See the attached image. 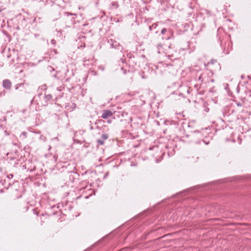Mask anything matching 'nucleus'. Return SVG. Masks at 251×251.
Returning <instances> with one entry per match:
<instances>
[{
    "label": "nucleus",
    "instance_id": "obj_14",
    "mask_svg": "<svg viewBox=\"0 0 251 251\" xmlns=\"http://www.w3.org/2000/svg\"><path fill=\"white\" fill-rule=\"evenodd\" d=\"M11 176H12L13 175H11V176H10V177H11Z\"/></svg>",
    "mask_w": 251,
    "mask_h": 251
},
{
    "label": "nucleus",
    "instance_id": "obj_13",
    "mask_svg": "<svg viewBox=\"0 0 251 251\" xmlns=\"http://www.w3.org/2000/svg\"><path fill=\"white\" fill-rule=\"evenodd\" d=\"M54 50V52L56 53V50Z\"/></svg>",
    "mask_w": 251,
    "mask_h": 251
},
{
    "label": "nucleus",
    "instance_id": "obj_10",
    "mask_svg": "<svg viewBox=\"0 0 251 251\" xmlns=\"http://www.w3.org/2000/svg\"><path fill=\"white\" fill-rule=\"evenodd\" d=\"M107 122H108V123H109V124L111 123V120H108V121H107Z\"/></svg>",
    "mask_w": 251,
    "mask_h": 251
},
{
    "label": "nucleus",
    "instance_id": "obj_1",
    "mask_svg": "<svg viewBox=\"0 0 251 251\" xmlns=\"http://www.w3.org/2000/svg\"><path fill=\"white\" fill-rule=\"evenodd\" d=\"M113 112L110 110H105L103 111L101 118L104 119H107L113 115Z\"/></svg>",
    "mask_w": 251,
    "mask_h": 251
},
{
    "label": "nucleus",
    "instance_id": "obj_12",
    "mask_svg": "<svg viewBox=\"0 0 251 251\" xmlns=\"http://www.w3.org/2000/svg\"><path fill=\"white\" fill-rule=\"evenodd\" d=\"M67 15H72V14H70L69 13H66Z\"/></svg>",
    "mask_w": 251,
    "mask_h": 251
},
{
    "label": "nucleus",
    "instance_id": "obj_2",
    "mask_svg": "<svg viewBox=\"0 0 251 251\" xmlns=\"http://www.w3.org/2000/svg\"><path fill=\"white\" fill-rule=\"evenodd\" d=\"M2 85L4 88L9 89L11 87V82L8 79H5L3 81Z\"/></svg>",
    "mask_w": 251,
    "mask_h": 251
},
{
    "label": "nucleus",
    "instance_id": "obj_8",
    "mask_svg": "<svg viewBox=\"0 0 251 251\" xmlns=\"http://www.w3.org/2000/svg\"><path fill=\"white\" fill-rule=\"evenodd\" d=\"M51 43L52 44L54 45V44H55V43H56V41H55V40L54 39H52V40H51Z\"/></svg>",
    "mask_w": 251,
    "mask_h": 251
},
{
    "label": "nucleus",
    "instance_id": "obj_6",
    "mask_svg": "<svg viewBox=\"0 0 251 251\" xmlns=\"http://www.w3.org/2000/svg\"><path fill=\"white\" fill-rule=\"evenodd\" d=\"M98 142L100 145H101L104 144V141H103V140H98Z\"/></svg>",
    "mask_w": 251,
    "mask_h": 251
},
{
    "label": "nucleus",
    "instance_id": "obj_3",
    "mask_svg": "<svg viewBox=\"0 0 251 251\" xmlns=\"http://www.w3.org/2000/svg\"><path fill=\"white\" fill-rule=\"evenodd\" d=\"M205 77V73H203L201 74L199 77V79L201 80V81H203L204 80V78Z\"/></svg>",
    "mask_w": 251,
    "mask_h": 251
},
{
    "label": "nucleus",
    "instance_id": "obj_11",
    "mask_svg": "<svg viewBox=\"0 0 251 251\" xmlns=\"http://www.w3.org/2000/svg\"><path fill=\"white\" fill-rule=\"evenodd\" d=\"M48 98H51V96H50V95H48Z\"/></svg>",
    "mask_w": 251,
    "mask_h": 251
},
{
    "label": "nucleus",
    "instance_id": "obj_5",
    "mask_svg": "<svg viewBox=\"0 0 251 251\" xmlns=\"http://www.w3.org/2000/svg\"><path fill=\"white\" fill-rule=\"evenodd\" d=\"M101 138H102L103 140L104 141V140H106L107 139L108 136L106 134H103L102 135Z\"/></svg>",
    "mask_w": 251,
    "mask_h": 251
},
{
    "label": "nucleus",
    "instance_id": "obj_15",
    "mask_svg": "<svg viewBox=\"0 0 251 251\" xmlns=\"http://www.w3.org/2000/svg\"><path fill=\"white\" fill-rule=\"evenodd\" d=\"M11 176H12L13 175H11V176H10V177H11Z\"/></svg>",
    "mask_w": 251,
    "mask_h": 251
},
{
    "label": "nucleus",
    "instance_id": "obj_7",
    "mask_svg": "<svg viewBox=\"0 0 251 251\" xmlns=\"http://www.w3.org/2000/svg\"><path fill=\"white\" fill-rule=\"evenodd\" d=\"M167 29L165 28H163L161 30V33L164 34L166 33Z\"/></svg>",
    "mask_w": 251,
    "mask_h": 251
},
{
    "label": "nucleus",
    "instance_id": "obj_4",
    "mask_svg": "<svg viewBox=\"0 0 251 251\" xmlns=\"http://www.w3.org/2000/svg\"><path fill=\"white\" fill-rule=\"evenodd\" d=\"M162 45L161 44H159L157 46V49H158V53H160V49L162 48Z\"/></svg>",
    "mask_w": 251,
    "mask_h": 251
},
{
    "label": "nucleus",
    "instance_id": "obj_9",
    "mask_svg": "<svg viewBox=\"0 0 251 251\" xmlns=\"http://www.w3.org/2000/svg\"><path fill=\"white\" fill-rule=\"evenodd\" d=\"M22 135H23L24 137H26V133L25 132H23L22 133Z\"/></svg>",
    "mask_w": 251,
    "mask_h": 251
}]
</instances>
